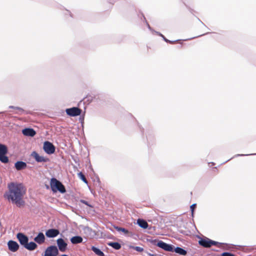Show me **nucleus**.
<instances>
[{"label": "nucleus", "mask_w": 256, "mask_h": 256, "mask_svg": "<svg viewBox=\"0 0 256 256\" xmlns=\"http://www.w3.org/2000/svg\"><path fill=\"white\" fill-rule=\"evenodd\" d=\"M66 114L71 116H76L81 114L82 110L78 107H72L66 108Z\"/></svg>", "instance_id": "obj_7"}, {"label": "nucleus", "mask_w": 256, "mask_h": 256, "mask_svg": "<svg viewBox=\"0 0 256 256\" xmlns=\"http://www.w3.org/2000/svg\"><path fill=\"white\" fill-rule=\"evenodd\" d=\"M45 236L44 234L42 232H40L38 234V235L34 238V241L39 244H41L44 243L45 242Z\"/></svg>", "instance_id": "obj_14"}, {"label": "nucleus", "mask_w": 256, "mask_h": 256, "mask_svg": "<svg viewBox=\"0 0 256 256\" xmlns=\"http://www.w3.org/2000/svg\"><path fill=\"white\" fill-rule=\"evenodd\" d=\"M10 194L8 198L12 200L18 206H20L24 204L22 198L26 192V190L20 183L12 182L8 184Z\"/></svg>", "instance_id": "obj_1"}, {"label": "nucleus", "mask_w": 256, "mask_h": 256, "mask_svg": "<svg viewBox=\"0 0 256 256\" xmlns=\"http://www.w3.org/2000/svg\"><path fill=\"white\" fill-rule=\"evenodd\" d=\"M56 243L59 250L61 252H64L66 251L68 244L62 238H58L56 240Z\"/></svg>", "instance_id": "obj_12"}, {"label": "nucleus", "mask_w": 256, "mask_h": 256, "mask_svg": "<svg viewBox=\"0 0 256 256\" xmlns=\"http://www.w3.org/2000/svg\"><path fill=\"white\" fill-rule=\"evenodd\" d=\"M16 238L18 239L20 244L24 248L28 242V238L21 232H19L16 234Z\"/></svg>", "instance_id": "obj_9"}, {"label": "nucleus", "mask_w": 256, "mask_h": 256, "mask_svg": "<svg viewBox=\"0 0 256 256\" xmlns=\"http://www.w3.org/2000/svg\"><path fill=\"white\" fill-rule=\"evenodd\" d=\"M108 244L116 250H118L121 248V244L118 242H110L108 243Z\"/></svg>", "instance_id": "obj_22"}, {"label": "nucleus", "mask_w": 256, "mask_h": 256, "mask_svg": "<svg viewBox=\"0 0 256 256\" xmlns=\"http://www.w3.org/2000/svg\"><path fill=\"white\" fill-rule=\"evenodd\" d=\"M31 156L34 158L37 162H46L48 160V158H44L42 156H40L36 152H33L31 154Z\"/></svg>", "instance_id": "obj_13"}, {"label": "nucleus", "mask_w": 256, "mask_h": 256, "mask_svg": "<svg viewBox=\"0 0 256 256\" xmlns=\"http://www.w3.org/2000/svg\"><path fill=\"white\" fill-rule=\"evenodd\" d=\"M160 36H162L165 42H169L170 44H174L175 42L177 41V40L170 41V40H168L167 38H166L162 34H160Z\"/></svg>", "instance_id": "obj_26"}, {"label": "nucleus", "mask_w": 256, "mask_h": 256, "mask_svg": "<svg viewBox=\"0 0 256 256\" xmlns=\"http://www.w3.org/2000/svg\"><path fill=\"white\" fill-rule=\"evenodd\" d=\"M8 246L9 250L12 252H16L20 248L18 243L12 240H10L8 242Z\"/></svg>", "instance_id": "obj_10"}, {"label": "nucleus", "mask_w": 256, "mask_h": 256, "mask_svg": "<svg viewBox=\"0 0 256 256\" xmlns=\"http://www.w3.org/2000/svg\"><path fill=\"white\" fill-rule=\"evenodd\" d=\"M92 250L98 256H104V253L98 248L92 246Z\"/></svg>", "instance_id": "obj_23"}, {"label": "nucleus", "mask_w": 256, "mask_h": 256, "mask_svg": "<svg viewBox=\"0 0 256 256\" xmlns=\"http://www.w3.org/2000/svg\"><path fill=\"white\" fill-rule=\"evenodd\" d=\"M78 176L84 183L88 184V180H86L84 174L82 172H80L78 174Z\"/></svg>", "instance_id": "obj_25"}, {"label": "nucleus", "mask_w": 256, "mask_h": 256, "mask_svg": "<svg viewBox=\"0 0 256 256\" xmlns=\"http://www.w3.org/2000/svg\"><path fill=\"white\" fill-rule=\"evenodd\" d=\"M8 152L7 146L3 144H0V161L4 164L8 162V158L6 156Z\"/></svg>", "instance_id": "obj_4"}, {"label": "nucleus", "mask_w": 256, "mask_h": 256, "mask_svg": "<svg viewBox=\"0 0 256 256\" xmlns=\"http://www.w3.org/2000/svg\"><path fill=\"white\" fill-rule=\"evenodd\" d=\"M148 26V29H149L150 30H152V31H154V30H152V28H151V27L148 24V26Z\"/></svg>", "instance_id": "obj_33"}, {"label": "nucleus", "mask_w": 256, "mask_h": 256, "mask_svg": "<svg viewBox=\"0 0 256 256\" xmlns=\"http://www.w3.org/2000/svg\"><path fill=\"white\" fill-rule=\"evenodd\" d=\"M22 133L24 136H34L36 134L35 130L32 128H26L22 130Z\"/></svg>", "instance_id": "obj_16"}, {"label": "nucleus", "mask_w": 256, "mask_h": 256, "mask_svg": "<svg viewBox=\"0 0 256 256\" xmlns=\"http://www.w3.org/2000/svg\"><path fill=\"white\" fill-rule=\"evenodd\" d=\"M174 251L181 256H186L187 254L186 250L180 247H176L174 249Z\"/></svg>", "instance_id": "obj_21"}, {"label": "nucleus", "mask_w": 256, "mask_h": 256, "mask_svg": "<svg viewBox=\"0 0 256 256\" xmlns=\"http://www.w3.org/2000/svg\"><path fill=\"white\" fill-rule=\"evenodd\" d=\"M152 32H154V33L156 34H158V35H159V36H160V34H161L160 32H158L154 31V30L152 31Z\"/></svg>", "instance_id": "obj_34"}, {"label": "nucleus", "mask_w": 256, "mask_h": 256, "mask_svg": "<svg viewBox=\"0 0 256 256\" xmlns=\"http://www.w3.org/2000/svg\"><path fill=\"white\" fill-rule=\"evenodd\" d=\"M196 204H194L190 206L192 216H193V214H194V210L196 208Z\"/></svg>", "instance_id": "obj_28"}, {"label": "nucleus", "mask_w": 256, "mask_h": 256, "mask_svg": "<svg viewBox=\"0 0 256 256\" xmlns=\"http://www.w3.org/2000/svg\"><path fill=\"white\" fill-rule=\"evenodd\" d=\"M80 202H81L82 203H83V204H85L86 205H87V206H92L90 204H88V202H86V200H80Z\"/></svg>", "instance_id": "obj_32"}, {"label": "nucleus", "mask_w": 256, "mask_h": 256, "mask_svg": "<svg viewBox=\"0 0 256 256\" xmlns=\"http://www.w3.org/2000/svg\"><path fill=\"white\" fill-rule=\"evenodd\" d=\"M114 228L118 232H123L125 234H128V231L124 228H121V227H118V226H114Z\"/></svg>", "instance_id": "obj_24"}, {"label": "nucleus", "mask_w": 256, "mask_h": 256, "mask_svg": "<svg viewBox=\"0 0 256 256\" xmlns=\"http://www.w3.org/2000/svg\"><path fill=\"white\" fill-rule=\"evenodd\" d=\"M58 250L56 246H50L48 247L44 252V256H57Z\"/></svg>", "instance_id": "obj_5"}, {"label": "nucleus", "mask_w": 256, "mask_h": 256, "mask_svg": "<svg viewBox=\"0 0 256 256\" xmlns=\"http://www.w3.org/2000/svg\"><path fill=\"white\" fill-rule=\"evenodd\" d=\"M198 244L204 248H210L212 245L218 246L219 248H222L223 245L228 246L226 244L216 242L206 237L200 238L198 241Z\"/></svg>", "instance_id": "obj_3"}, {"label": "nucleus", "mask_w": 256, "mask_h": 256, "mask_svg": "<svg viewBox=\"0 0 256 256\" xmlns=\"http://www.w3.org/2000/svg\"><path fill=\"white\" fill-rule=\"evenodd\" d=\"M157 246L168 252H173L174 246L172 245L166 244L162 240H159L157 243Z\"/></svg>", "instance_id": "obj_8"}, {"label": "nucleus", "mask_w": 256, "mask_h": 256, "mask_svg": "<svg viewBox=\"0 0 256 256\" xmlns=\"http://www.w3.org/2000/svg\"><path fill=\"white\" fill-rule=\"evenodd\" d=\"M26 162L22 161H18L14 164V167L18 170H24L26 168Z\"/></svg>", "instance_id": "obj_17"}, {"label": "nucleus", "mask_w": 256, "mask_h": 256, "mask_svg": "<svg viewBox=\"0 0 256 256\" xmlns=\"http://www.w3.org/2000/svg\"><path fill=\"white\" fill-rule=\"evenodd\" d=\"M137 224L142 228H146L148 227V222L142 220V219H138L137 220Z\"/></svg>", "instance_id": "obj_20"}, {"label": "nucleus", "mask_w": 256, "mask_h": 256, "mask_svg": "<svg viewBox=\"0 0 256 256\" xmlns=\"http://www.w3.org/2000/svg\"><path fill=\"white\" fill-rule=\"evenodd\" d=\"M134 250H136L137 252H142L144 250V249L142 248H141L140 246H135L134 247Z\"/></svg>", "instance_id": "obj_30"}, {"label": "nucleus", "mask_w": 256, "mask_h": 256, "mask_svg": "<svg viewBox=\"0 0 256 256\" xmlns=\"http://www.w3.org/2000/svg\"><path fill=\"white\" fill-rule=\"evenodd\" d=\"M50 186L52 190L54 192L58 191L60 193L64 194L66 192L63 184L56 178H51Z\"/></svg>", "instance_id": "obj_2"}, {"label": "nucleus", "mask_w": 256, "mask_h": 256, "mask_svg": "<svg viewBox=\"0 0 256 256\" xmlns=\"http://www.w3.org/2000/svg\"><path fill=\"white\" fill-rule=\"evenodd\" d=\"M37 248V244H36V242H28L26 246H24V248L30 251L34 250Z\"/></svg>", "instance_id": "obj_18"}, {"label": "nucleus", "mask_w": 256, "mask_h": 256, "mask_svg": "<svg viewBox=\"0 0 256 256\" xmlns=\"http://www.w3.org/2000/svg\"><path fill=\"white\" fill-rule=\"evenodd\" d=\"M222 256H234V254L228 252H224L222 254Z\"/></svg>", "instance_id": "obj_29"}, {"label": "nucleus", "mask_w": 256, "mask_h": 256, "mask_svg": "<svg viewBox=\"0 0 256 256\" xmlns=\"http://www.w3.org/2000/svg\"><path fill=\"white\" fill-rule=\"evenodd\" d=\"M82 230L87 236L92 238L96 236V234L95 231L93 230L90 228L88 226H84Z\"/></svg>", "instance_id": "obj_15"}, {"label": "nucleus", "mask_w": 256, "mask_h": 256, "mask_svg": "<svg viewBox=\"0 0 256 256\" xmlns=\"http://www.w3.org/2000/svg\"><path fill=\"white\" fill-rule=\"evenodd\" d=\"M59 234L60 231L58 229L50 228L46 230L45 234L48 238H54L58 236Z\"/></svg>", "instance_id": "obj_11"}, {"label": "nucleus", "mask_w": 256, "mask_h": 256, "mask_svg": "<svg viewBox=\"0 0 256 256\" xmlns=\"http://www.w3.org/2000/svg\"><path fill=\"white\" fill-rule=\"evenodd\" d=\"M82 237L79 236H73L70 238V242L72 244H80L82 242Z\"/></svg>", "instance_id": "obj_19"}, {"label": "nucleus", "mask_w": 256, "mask_h": 256, "mask_svg": "<svg viewBox=\"0 0 256 256\" xmlns=\"http://www.w3.org/2000/svg\"><path fill=\"white\" fill-rule=\"evenodd\" d=\"M250 155H256V154H237L235 155L234 157L241 156H250Z\"/></svg>", "instance_id": "obj_31"}, {"label": "nucleus", "mask_w": 256, "mask_h": 256, "mask_svg": "<svg viewBox=\"0 0 256 256\" xmlns=\"http://www.w3.org/2000/svg\"><path fill=\"white\" fill-rule=\"evenodd\" d=\"M8 108H12V109L17 110H20V111H21L22 112H23L24 111V110L22 108H20V107H18V106H9Z\"/></svg>", "instance_id": "obj_27"}, {"label": "nucleus", "mask_w": 256, "mask_h": 256, "mask_svg": "<svg viewBox=\"0 0 256 256\" xmlns=\"http://www.w3.org/2000/svg\"><path fill=\"white\" fill-rule=\"evenodd\" d=\"M61 256H68L66 255V254H62Z\"/></svg>", "instance_id": "obj_35"}, {"label": "nucleus", "mask_w": 256, "mask_h": 256, "mask_svg": "<svg viewBox=\"0 0 256 256\" xmlns=\"http://www.w3.org/2000/svg\"><path fill=\"white\" fill-rule=\"evenodd\" d=\"M43 149L44 151L48 154H52L55 152V146L50 142L46 141L44 143Z\"/></svg>", "instance_id": "obj_6"}]
</instances>
